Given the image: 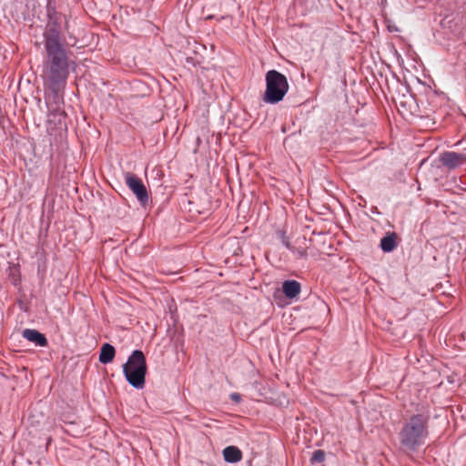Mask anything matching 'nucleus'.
I'll return each instance as SVG.
<instances>
[{
	"instance_id": "1",
	"label": "nucleus",
	"mask_w": 466,
	"mask_h": 466,
	"mask_svg": "<svg viewBox=\"0 0 466 466\" xmlns=\"http://www.w3.org/2000/svg\"><path fill=\"white\" fill-rule=\"evenodd\" d=\"M429 412H421L410 416L403 424L399 440L401 447L407 451H416L428 437Z\"/></svg>"
},
{
	"instance_id": "2",
	"label": "nucleus",
	"mask_w": 466,
	"mask_h": 466,
	"mask_svg": "<svg viewBox=\"0 0 466 466\" xmlns=\"http://www.w3.org/2000/svg\"><path fill=\"white\" fill-rule=\"evenodd\" d=\"M47 54V78L54 91L66 84L68 76V58L64 47L46 48Z\"/></svg>"
},
{
	"instance_id": "3",
	"label": "nucleus",
	"mask_w": 466,
	"mask_h": 466,
	"mask_svg": "<svg viewBox=\"0 0 466 466\" xmlns=\"http://www.w3.org/2000/svg\"><path fill=\"white\" fill-rule=\"evenodd\" d=\"M123 372L128 383L136 389H142L146 382L147 362L141 350H134L123 366Z\"/></svg>"
},
{
	"instance_id": "4",
	"label": "nucleus",
	"mask_w": 466,
	"mask_h": 466,
	"mask_svg": "<svg viewBox=\"0 0 466 466\" xmlns=\"http://www.w3.org/2000/svg\"><path fill=\"white\" fill-rule=\"evenodd\" d=\"M266 90L263 100L268 104L280 102L289 91L287 77L277 70H269L266 73Z\"/></svg>"
},
{
	"instance_id": "5",
	"label": "nucleus",
	"mask_w": 466,
	"mask_h": 466,
	"mask_svg": "<svg viewBox=\"0 0 466 466\" xmlns=\"http://www.w3.org/2000/svg\"><path fill=\"white\" fill-rule=\"evenodd\" d=\"M48 22L44 33L45 47L56 48L63 47L61 45V23L64 16L61 14L54 12L48 15Z\"/></svg>"
},
{
	"instance_id": "6",
	"label": "nucleus",
	"mask_w": 466,
	"mask_h": 466,
	"mask_svg": "<svg viewBox=\"0 0 466 466\" xmlns=\"http://www.w3.org/2000/svg\"><path fill=\"white\" fill-rule=\"evenodd\" d=\"M125 181L139 203L145 207L148 203V192L141 178L131 172H127L125 174Z\"/></svg>"
},
{
	"instance_id": "7",
	"label": "nucleus",
	"mask_w": 466,
	"mask_h": 466,
	"mask_svg": "<svg viewBox=\"0 0 466 466\" xmlns=\"http://www.w3.org/2000/svg\"><path fill=\"white\" fill-rule=\"evenodd\" d=\"M440 162L449 169H455L466 164V155L453 151H446L440 156Z\"/></svg>"
},
{
	"instance_id": "8",
	"label": "nucleus",
	"mask_w": 466,
	"mask_h": 466,
	"mask_svg": "<svg viewBox=\"0 0 466 466\" xmlns=\"http://www.w3.org/2000/svg\"><path fill=\"white\" fill-rule=\"evenodd\" d=\"M23 338L39 347H46L48 341L46 336L36 329H25L22 332Z\"/></svg>"
},
{
	"instance_id": "9",
	"label": "nucleus",
	"mask_w": 466,
	"mask_h": 466,
	"mask_svg": "<svg viewBox=\"0 0 466 466\" xmlns=\"http://www.w3.org/2000/svg\"><path fill=\"white\" fill-rule=\"evenodd\" d=\"M301 289L300 284L296 280H286L282 284V291L289 299L296 298Z\"/></svg>"
},
{
	"instance_id": "10",
	"label": "nucleus",
	"mask_w": 466,
	"mask_h": 466,
	"mask_svg": "<svg viewBox=\"0 0 466 466\" xmlns=\"http://www.w3.org/2000/svg\"><path fill=\"white\" fill-rule=\"evenodd\" d=\"M223 457L227 462L236 463L241 461L242 452L236 446H228L223 450Z\"/></svg>"
},
{
	"instance_id": "11",
	"label": "nucleus",
	"mask_w": 466,
	"mask_h": 466,
	"mask_svg": "<svg viewBox=\"0 0 466 466\" xmlns=\"http://www.w3.org/2000/svg\"><path fill=\"white\" fill-rule=\"evenodd\" d=\"M116 355L115 348L108 343L102 345L99 354V361L103 364H107L113 361Z\"/></svg>"
},
{
	"instance_id": "12",
	"label": "nucleus",
	"mask_w": 466,
	"mask_h": 466,
	"mask_svg": "<svg viewBox=\"0 0 466 466\" xmlns=\"http://www.w3.org/2000/svg\"><path fill=\"white\" fill-rule=\"evenodd\" d=\"M396 239L397 235L392 233H388L385 237H383L380 240V248L384 252H390L396 248Z\"/></svg>"
},
{
	"instance_id": "13",
	"label": "nucleus",
	"mask_w": 466,
	"mask_h": 466,
	"mask_svg": "<svg viewBox=\"0 0 466 466\" xmlns=\"http://www.w3.org/2000/svg\"><path fill=\"white\" fill-rule=\"evenodd\" d=\"M324 460H325L324 451L317 450L313 452L310 461H311V463H319V462L324 461Z\"/></svg>"
},
{
	"instance_id": "14",
	"label": "nucleus",
	"mask_w": 466,
	"mask_h": 466,
	"mask_svg": "<svg viewBox=\"0 0 466 466\" xmlns=\"http://www.w3.org/2000/svg\"><path fill=\"white\" fill-rule=\"evenodd\" d=\"M279 234H280V238H281V242H282V244H283L287 248L291 249V248H292V247H291L290 242H289V240L288 237L286 236L285 232H284V231H280V232H279Z\"/></svg>"
},
{
	"instance_id": "15",
	"label": "nucleus",
	"mask_w": 466,
	"mask_h": 466,
	"mask_svg": "<svg viewBox=\"0 0 466 466\" xmlns=\"http://www.w3.org/2000/svg\"><path fill=\"white\" fill-rule=\"evenodd\" d=\"M231 400H233L235 401H239L240 400V395L238 393H233V394H231Z\"/></svg>"
},
{
	"instance_id": "16",
	"label": "nucleus",
	"mask_w": 466,
	"mask_h": 466,
	"mask_svg": "<svg viewBox=\"0 0 466 466\" xmlns=\"http://www.w3.org/2000/svg\"><path fill=\"white\" fill-rule=\"evenodd\" d=\"M306 254V251L299 252V255L304 256Z\"/></svg>"
}]
</instances>
